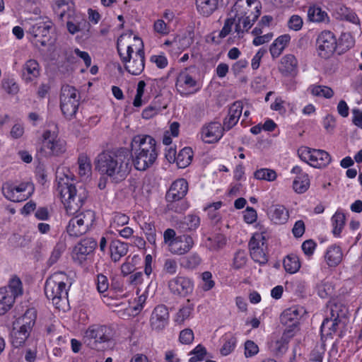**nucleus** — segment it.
<instances>
[{
    "instance_id": "nucleus-1",
    "label": "nucleus",
    "mask_w": 362,
    "mask_h": 362,
    "mask_svg": "<svg viewBox=\"0 0 362 362\" xmlns=\"http://www.w3.org/2000/svg\"><path fill=\"white\" fill-rule=\"evenodd\" d=\"M95 169L103 175H107L114 183L125 180L130 172L129 152L125 148L103 151L95 160Z\"/></svg>"
},
{
    "instance_id": "nucleus-2",
    "label": "nucleus",
    "mask_w": 362,
    "mask_h": 362,
    "mask_svg": "<svg viewBox=\"0 0 362 362\" xmlns=\"http://www.w3.org/2000/svg\"><path fill=\"white\" fill-rule=\"evenodd\" d=\"M138 146L134 152L133 163L138 170L144 171L150 168L156 160L158 152L156 140L148 135L135 136L132 142V148Z\"/></svg>"
},
{
    "instance_id": "nucleus-3",
    "label": "nucleus",
    "mask_w": 362,
    "mask_h": 362,
    "mask_svg": "<svg viewBox=\"0 0 362 362\" xmlns=\"http://www.w3.org/2000/svg\"><path fill=\"white\" fill-rule=\"evenodd\" d=\"M57 191L58 192L67 214L74 215L83 206L88 197V192L83 187L76 189L69 182L68 177L59 178Z\"/></svg>"
},
{
    "instance_id": "nucleus-4",
    "label": "nucleus",
    "mask_w": 362,
    "mask_h": 362,
    "mask_svg": "<svg viewBox=\"0 0 362 362\" xmlns=\"http://www.w3.org/2000/svg\"><path fill=\"white\" fill-rule=\"evenodd\" d=\"M66 275L64 272H57L49 276L45 284V293L46 297L51 300L53 305L58 309L68 301V290L64 279Z\"/></svg>"
},
{
    "instance_id": "nucleus-5",
    "label": "nucleus",
    "mask_w": 362,
    "mask_h": 362,
    "mask_svg": "<svg viewBox=\"0 0 362 362\" xmlns=\"http://www.w3.org/2000/svg\"><path fill=\"white\" fill-rule=\"evenodd\" d=\"M113 330L110 327L93 325L88 327L83 337L84 343L90 349L103 351L106 344L112 340Z\"/></svg>"
},
{
    "instance_id": "nucleus-6",
    "label": "nucleus",
    "mask_w": 362,
    "mask_h": 362,
    "mask_svg": "<svg viewBox=\"0 0 362 362\" xmlns=\"http://www.w3.org/2000/svg\"><path fill=\"white\" fill-rule=\"evenodd\" d=\"M23 294L22 282L19 278L10 280L8 287L0 288V315L6 313L13 305L15 300Z\"/></svg>"
},
{
    "instance_id": "nucleus-7",
    "label": "nucleus",
    "mask_w": 362,
    "mask_h": 362,
    "mask_svg": "<svg viewBox=\"0 0 362 362\" xmlns=\"http://www.w3.org/2000/svg\"><path fill=\"white\" fill-rule=\"evenodd\" d=\"M79 105V95L76 89L69 85H64L61 88L60 108L68 119H71L76 114Z\"/></svg>"
},
{
    "instance_id": "nucleus-8",
    "label": "nucleus",
    "mask_w": 362,
    "mask_h": 362,
    "mask_svg": "<svg viewBox=\"0 0 362 362\" xmlns=\"http://www.w3.org/2000/svg\"><path fill=\"white\" fill-rule=\"evenodd\" d=\"M94 221V211L86 210L71 218L66 227V231L70 236H81L89 230Z\"/></svg>"
},
{
    "instance_id": "nucleus-9",
    "label": "nucleus",
    "mask_w": 362,
    "mask_h": 362,
    "mask_svg": "<svg viewBox=\"0 0 362 362\" xmlns=\"http://www.w3.org/2000/svg\"><path fill=\"white\" fill-rule=\"evenodd\" d=\"M318 54L320 57L328 59L334 52H337V40L333 33L324 30L317 38Z\"/></svg>"
},
{
    "instance_id": "nucleus-10",
    "label": "nucleus",
    "mask_w": 362,
    "mask_h": 362,
    "mask_svg": "<svg viewBox=\"0 0 362 362\" xmlns=\"http://www.w3.org/2000/svg\"><path fill=\"white\" fill-rule=\"evenodd\" d=\"M304 313L303 308L299 305H293L286 309L280 315V322L286 327L284 330H292L294 336L298 330L299 320Z\"/></svg>"
},
{
    "instance_id": "nucleus-11",
    "label": "nucleus",
    "mask_w": 362,
    "mask_h": 362,
    "mask_svg": "<svg viewBox=\"0 0 362 362\" xmlns=\"http://www.w3.org/2000/svg\"><path fill=\"white\" fill-rule=\"evenodd\" d=\"M51 29L52 25L49 23L40 22L32 26L30 33L33 35V42L35 47L40 49L54 43L50 35Z\"/></svg>"
},
{
    "instance_id": "nucleus-12",
    "label": "nucleus",
    "mask_w": 362,
    "mask_h": 362,
    "mask_svg": "<svg viewBox=\"0 0 362 362\" xmlns=\"http://www.w3.org/2000/svg\"><path fill=\"white\" fill-rule=\"evenodd\" d=\"M134 40L140 42L141 47L136 52L132 62L130 60L128 62V64L126 63L124 68L129 74L137 76L139 75L144 69L145 54L141 40L138 37H134Z\"/></svg>"
},
{
    "instance_id": "nucleus-13",
    "label": "nucleus",
    "mask_w": 362,
    "mask_h": 362,
    "mask_svg": "<svg viewBox=\"0 0 362 362\" xmlns=\"http://www.w3.org/2000/svg\"><path fill=\"white\" fill-rule=\"evenodd\" d=\"M169 322V311L166 305L161 304L157 305L153 310L150 323L153 329H163Z\"/></svg>"
},
{
    "instance_id": "nucleus-14",
    "label": "nucleus",
    "mask_w": 362,
    "mask_h": 362,
    "mask_svg": "<svg viewBox=\"0 0 362 362\" xmlns=\"http://www.w3.org/2000/svg\"><path fill=\"white\" fill-rule=\"evenodd\" d=\"M224 131L226 130L219 122H211L202 128V139L208 144L216 142L223 136Z\"/></svg>"
},
{
    "instance_id": "nucleus-15",
    "label": "nucleus",
    "mask_w": 362,
    "mask_h": 362,
    "mask_svg": "<svg viewBox=\"0 0 362 362\" xmlns=\"http://www.w3.org/2000/svg\"><path fill=\"white\" fill-rule=\"evenodd\" d=\"M197 83L196 80L187 71H182L177 77L175 87L181 95H187L197 91L195 88Z\"/></svg>"
},
{
    "instance_id": "nucleus-16",
    "label": "nucleus",
    "mask_w": 362,
    "mask_h": 362,
    "mask_svg": "<svg viewBox=\"0 0 362 362\" xmlns=\"http://www.w3.org/2000/svg\"><path fill=\"white\" fill-rule=\"evenodd\" d=\"M168 287L173 294L186 296L192 292L193 284L188 278L177 276L169 281Z\"/></svg>"
},
{
    "instance_id": "nucleus-17",
    "label": "nucleus",
    "mask_w": 362,
    "mask_h": 362,
    "mask_svg": "<svg viewBox=\"0 0 362 362\" xmlns=\"http://www.w3.org/2000/svg\"><path fill=\"white\" fill-rule=\"evenodd\" d=\"M194 240L190 235H182L177 236L175 240L170 244L169 251L177 255L187 253L193 247Z\"/></svg>"
},
{
    "instance_id": "nucleus-18",
    "label": "nucleus",
    "mask_w": 362,
    "mask_h": 362,
    "mask_svg": "<svg viewBox=\"0 0 362 362\" xmlns=\"http://www.w3.org/2000/svg\"><path fill=\"white\" fill-rule=\"evenodd\" d=\"M188 183L181 178L174 181L165 194L166 201L181 200L187 194Z\"/></svg>"
},
{
    "instance_id": "nucleus-19",
    "label": "nucleus",
    "mask_w": 362,
    "mask_h": 362,
    "mask_svg": "<svg viewBox=\"0 0 362 362\" xmlns=\"http://www.w3.org/2000/svg\"><path fill=\"white\" fill-rule=\"evenodd\" d=\"M97 246V242L93 238H86L75 246L74 252L81 262L86 259V257L92 254Z\"/></svg>"
},
{
    "instance_id": "nucleus-20",
    "label": "nucleus",
    "mask_w": 362,
    "mask_h": 362,
    "mask_svg": "<svg viewBox=\"0 0 362 362\" xmlns=\"http://www.w3.org/2000/svg\"><path fill=\"white\" fill-rule=\"evenodd\" d=\"M293 337L292 330H284L279 339L269 344V349L276 356H282L288 349L290 339Z\"/></svg>"
},
{
    "instance_id": "nucleus-21",
    "label": "nucleus",
    "mask_w": 362,
    "mask_h": 362,
    "mask_svg": "<svg viewBox=\"0 0 362 362\" xmlns=\"http://www.w3.org/2000/svg\"><path fill=\"white\" fill-rule=\"evenodd\" d=\"M243 104L240 101L235 102L229 108L227 117L223 120V127L226 131L232 129L238 122L242 114Z\"/></svg>"
},
{
    "instance_id": "nucleus-22",
    "label": "nucleus",
    "mask_w": 362,
    "mask_h": 362,
    "mask_svg": "<svg viewBox=\"0 0 362 362\" xmlns=\"http://www.w3.org/2000/svg\"><path fill=\"white\" fill-rule=\"evenodd\" d=\"M40 151L44 156H59L66 151V142L61 139L47 141L42 143Z\"/></svg>"
},
{
    "instance_id": "nucleus-23",
    "label": "nucleus",
    "mask_w": 362,
    "mask_h": 362,
    "mask_svg": "<svg viewBox=\"0 0 362 362\" xmlns=\"http://www.w3.org/2000/svg\"><path fill=\"white\" fill-rule=\"evenodd\" d=\"M40 73L39 63L35 59H29L22 68V78L25 82L30 83L36 79Z\"/></svg>"
},
{
    "instance_id": "nucleus-24",
    "label": "nucleus",
    "mask_w": 362,
    "mask_h": 362,
    "mask_svg": "<svg viewBox=\"0 0 362 362\" xmlns=\"http://www.w3.org/2000/svg\"><path fill=\"white\" fill-rule=\"evenodd\" d=\"M279 71L284 76H295L298 72V61L293 54L284 56L279 66Z\"/></svg>"
},
{
    "instance_id": "nucleus-25",
    "label": "nucleus",
    "mask_w": 362,
    "mask_h": 362,
    "mask_svg": "<svg viewBox=\"0 0 362 362\" xmlns=\"http://www.w3.org/2000/svg\"><path fill=\"white\" fill-rule=\"evenodd\" d=\"M53 9L57 14L58 18L63 21L66 16L70 18L74 15V2L72 0H54Z\"/></svg>"
},
{
    "instance_id": "nucleus-26",
    "label": "nucleus",
    "mask_w": 362,
    "mask_h": 362,
    "mask_svg": "<svg viewBox=\"0 0 362 362\" xmlns=\"http://www.w3.org/2000/svg\"><path fill=\"white\" fill-rule=\"evenodd\" d=\"M267 215L275 224H284L288 219V211L283 205H272L268 209Z\"/></svg>"
},
{
    "instance_id": "nucleus-27",
    "label": "nucleus",
    "mask_w": 362,
    "mask_h": 362,
    "mask_svg": "<svg viewBox=\"0 0 362 362\" xmlns=\"http://www.w3.org/2000/svg\"><path fill=\"white\" fill-rule=\"evenodd\" d=\"M37 313L35 308H29L23 316L13 322L16 327L25 328L26 330L31 332L33 327L35 323Z\"/></svg>"
},
{
    "instance_id": "nucleus-28",
    "label": "nucleus",
    "mask_w": 362,
    "mask_h": 362,
    "mask_svg": "<svg viewBox=\"0 0 362 362\" xmlns=\"http://www.w3.org/2000/svg\"><path fill=\"white\" fill-rule=\"evenodd\" d=\"M343 253L341 247L337 245L329 246L325 253V261L329 267H337L342 260Z\"/></svg>"
},
{
    "instance_id": "nucleus-29",
    "label": "nucleus",
    "mask_w": 362,
    "mask_h": 362,
    "mask_svg": "<svg viewBox=\"0 0 362 362\" xmlns=\"http://www.w3.org/2000/svg\"><path fill=\"white\" fill-rule=\"evenodd\" d=\"M30 332L26 330L25 328L17 327L13 323V329L11 332V344L16 347L18 348L23 346L28 338Z\"/></svg>"
},
{
    "instance_id": "nucleus-30",
    "label": "nucleus",
    "mask_w": 362,
    "mask_h": 362,
    "mask_svg": "<svg viewBox=\"0 0 362 362\" xmlns=\"http://www.w3.org/2000/svg\"><path fill=\"white\" fill-rule=\"evenodd\" d=\"M308 20L313 23H329V18L326 11L315 5L311 6L308 9Z\"/></svg>"
},
{
    "instance_id": "nucleus-31",
    "label": "nucleus",
    "mask_w": 362,
    "mask_h": 362,
    "mask_svg": "<svg viewBox=\"0 0 362 362\" xmlns=\"http://www.w3.org/2000/svg\"><path fill=\"white\" fill-rule=\"evenodd\" d=\"M313 153L312 161L309 164L314 168H325L331 162L330 155L324 150L314 148Z\"/></svg>"
},
{
    "instance_id": "nucleus-32",
    "label": "nucleus",
    "mask_w": 362,
    "mask_h": 362,
    "mask_svg": "<svg viewBox=\"0 0 362 362\" xmlns=\"http://www.w3.org/2000/svg\"><path fill=\"white\" fill-rule=\"evenodd\" d=\"M334 310L332 309V318H325L320 327L322 334L330 336L333 333L336 332L339 320V315L337 314L336 316L334 314Z\"/></svg>"
},
{
    "instance_id": "nucleus-33",
    "label": "nucleus",
    "mask_w": 362,
    "mask_h": 362,
    "mask_svg": "<svg viewBox=\"0 0 362 362\" xmlns=\"http://www.w3.org/2000/svg\"><path fill=\"white\" fill-rule=\"evenodd\" d=\"M111 258L114 262H117L120 258L127 255L128 245L119 240H112L110 245Z\"/></svg>"
},
{
    "instance_id": "nucleus-34",
    "label": "nucleus",
    "mask_w": 362,
    "mask_h": 362,
    "mask_svg": "<svg viewBox=\"0 0 362 362\" xmlns=\"http://www.w3.org/2000/svg\"><path fill=\"white\" fill-rule=\"evenodd\" d=\"M218 0H196L197 10L204 16H209L217 8Z\"/></svg>"
},
{
    "instance_id": "nucleus-35",
    "label": "nucleus",
    "mask_w": 362,
    "mask_h": 362,
    "mask_svg": "<svg viewBox=\"0 0 362 362\" xmlns=\"http://www.w3.org/2000/svg\"><path fill=\"white\" fill-rule=\"evenodd\" d=\"M354 45V40L349 33H342L337 40V52L344 54Z\"/></svg>"
},
{
    "instance_id": "nucleus-36",
    "label": "nucleus",
    "mask_w": 362,
    "mask_h": 362,
    "mask_svg": "<svg viewBox=\"0 0 362 362\" xmlns=\"http://www.w3.org/2000/svg\"><path fill=\"white\" fill-rule=\"evenodd\" d=\"M227 240L224 235L217 233L213 237H209L206 241V246L211 251H218L226 244Z\"/></svg>"
},
{
    "instance_id": "nucleus-37",
    "label": "nucleus",
    "mask_w": 362,
    "mask_h": 362,
    "mask_svg": "<svg viewBox=\"0 0 362 362\" xmlns=\"http://www.w3.org/2000/svg\"><path fill=\"white\" fill-rule=\"evenodd\" d=\"M337 18L345 20L356 25H360V20L355 12L349 8L340 6L337 8Z\"/></svg>"
},
{
    "instance_id": "nucleus-38",
    "label": "nucleus",
    "mask_w": 362,
    "mask_h": 362,
    "mask_svg": "<svg viewBox=\"0 0 362 362\" xmlns=\"http://www.w3.org/2000/svg\"><path fill=\"white\" fill-rule=\"evenodd\" d=\"M193 158V151L190 147L183 148L177 155V165L180 168L188 166Z\"/></svg>"
},
{
    "instance_id": "nucleus-39",
    "label": "nucleus",
    "mask_w": 362,
    "mask_h": 362,
    "mask_svg": "<svg viewBox=\"0 0 362 362\" xmlns=\"http://www.w3.org/2000/svg\"><path fill=\"white\" fill-rule=\"evenodd\" d=\"M283 264L285 270L290 274L297 272L300 267L299 259L294 255L286 256L284 259Z\"/></svg>"
},
{
    "instance_id": "nucleus-40",
    "label": "nucleus",
    "mask_w": 362,
    "mask_h": 362,
    "mask_svg": "<svg viewBox=\"0 0 362 362\" xmlns=\"http://www.w3.org/2000/svg\"><path fill=\"white\" fill-rule=\"evenodd\" d=\"M310 186L308 175H297L293 182V189L298 194L304 193Z\"/></svg>"
},
{
    "instance_id": "nucleus-41",
    "label": "nucleus",
    "mask_w": 362,
    "mask_h": 362,
    "mask_svg": "<svg viewBox=\"0 0 362 362\" xmlns=\"http://www.w3.org/2000/svg\"><path fill=\"white\" fill-rule=\"evenodd\" d=\"M333 225L332 233L334 236H339L341 230L345 223V215L339 211H337L332 218Z\"/></svg>"
},
{
    "instance_id": "nucleus-42",
    "label": "nucleus",
    "mask_w": 362,
    "mask_h": 362,
    "mask_svg": "<svg viewBox=\"0 0 362 362\" xmlns=\"http://www.w3.org/2000/svg\"><path fill=\"white\" fill-rule=\"evenodd\" d=\"M201 260L199 255L194 253L183 257L180 261V265L185 269H193L199 265Z\"/></svg>"
},
{
    "instance_id": "nucleus-43",
    "label": "nucleus",
    "mask_w": 362,
    "mask_h": 362,
    "mask_svg": "<svg viewBox=\"0 0 362 362\" xmlns=\"http://www.w3.org/2000/svg\"><path fill=\"white\" fill-rule=\"evenodd\" d=\"M254 177L257 180L274 181L276 178V173L274 170L268 168H261L254 173Z\"/></svg>"
},
{
    "instance_id": "nucleus-44",
    "label": "nucleus",
    "mask_w": 362,
    "mask_h": 362,
    "mask_svg": "<svg viewBox=\"0 0 362 362\" xmlns=\"http://www.w3.org/2000/svg\"><path fill=\"white\" fill-rule=\"evenodd\" d=\"M166 202H168L166 206V209L168 211H172L175 213L181 214L188 208L187 203L182 199Z\"/></svg>"
},
{
    "instance_id": "nucleus-45",
    "label": "nucleus",
    "mask_w": 362,
    "mask_h": 362,
    "mask_svg": "<svg viewBox=\"0 0 362 362\" xmlns=\"http://www.w3.org/2000/svg\"><path fill=\"white\" fill-rule=\"evenodd\" d=\"M78 173L81 176L88 175L91 170V165L89 158L84 154L79 156L78 158Z\"/></svg>"
},
{
    "instance_id": "nucleus-46",
    "label": "nucleus",
    "mask_w": 362,
    "mask_h": 362,
    "mask_svg": "<svg viewBox=\"0 0 362 362\" xmlns=\"http://www.w3.org/2000/svg\"><path fill=\"white\" fill-rule=\"evenodd\" d=\"M182 224L186 226V227L183 226L185 230H194L197 229L200 224L199 217L197 215H187L185 217Z\"/></svg>"
},
{
    "instance_id": "nucleus-47",
    "label": "nucleus",
    "mask_w": 362,
    "mask_h": 362,
    "mask_svg": "<svg viewBox=\"0 0 362 362\" xmlns=\"http://www.w3.org/2000/svg\"><path fill=\"white\" fill-rule=\"evenodd\" d=\"M14 189L17 193L25 192V194H23L22 197H21V200L27 199L34 192V186L30 182H23L18 186H14Z\"/></svg>"
},
{
    "instance_id": "nucleus-48",
    "label": "nucleus",
    "mask_w": 362,
    "mask_h": 362,
    "mask_svg": "<svg viewBox=\"0 0 362 362\" xmlns=\"http://www.w3.org/2000/svg\"><path fill=\"white\" fill-rule=\"evenodd\" d=\"M65 250H66V244L64 243H63V242L57 243L56 244V245L54 246V247L52 252L51 256L48 260L49 264L50 265H52L54 263H56L57 262V260L59 259V257H61V255H62V253L65 251Z\"/></svg>"
},
{
    "instance_id": "nucleus-49",
    "label": "nucleus",
    "mask_w": 362,
    "mask_h": 362,
    "mask_svg": "<svg viewBox=\"0 0 362 362\" xmlns=\"http://www.w3.org/2000/svg\"><path fill=\"white\" fill-rule=\"evenodd\" d=\"M2 192L4 197L11 201V202H21V198L19 196L16 195V190L14 189V185L11 184H5L2 187Z\"/></svg>"
},
{
    "instance_id": "nucleus-50",
    "label": "nucleus",
    "mask_w": 362,
    "mask_h": 362,
    "mask_svg": "<svg viewBox=\"0 0 362 362\" xmlns=\"http://www.w3.org/2000/svg\"><path fill=\"white\" fill-rule=\"evenodd\" d=\"M265 238L262 234H255L250 240L248 246L250 252L259 250V247H263L264 245Z\"/></svg>"
},
{
    "instance_id": "nucleus-51",
    "label": "nucleus",
    "mask_w": 362,
    "mask_h": 362,
    "mask_svg": "<svg viewBox=\"0 0 362 362\" xmlns=\"http://www.w3.org/2000/svg\"><path fill=\"white\" fill-rule=\"evenodd\" d=\"M312 93L316 96H323L325 98H331L334 95L333 90L327 86H316L313 88Z\"/></svg>"
},
{
    "instance_id": "nucleus-52",
    "label": "nucleus",
    "mask_w": 362,
    "mask_h": 362,
    "mask_svg": "<svg viewBox=\"0 0 362 362\" xmlns=\"http://www.w3.org/2000/svg\"><path fill=\"white\" fill-rule=\"evenodd\" d=\"M250 253L252 259L261 265H264L268 262V257L264 252L262 247H259V250H255Z\"/></svg>"
},
{
    "instance_id": "nucleus-53",
    "label": "nucleus",
    "mask_w": 362,
    "mask_h": 362,
    "mask_svg": "<svg viewBox=\"0 0 362 362\" xmlns=\"http://www.w3.org/2000/svg\"><path fill=\"white\" fill-rule=\"evenodd\" d=\"M316 288L318 296L322 298H326L332 294V287L328 282L322 281Z\"/></svg>"
},
{
    "instance_id": "nucleus-54",
    "label": "nucleus",
    "mask_w": 362,
    "mask_h": 362,
    "mask_svg": "<svg viewBox=\"0 0 362 362\" xmlns=\"http://www.w3.org/2000/svg\"><path fill=\"white\" fill-rule=\"evenodd\" d=\"M146 83L144 81H140L137 84L136 94L135 95L133 105L134 107H139L142 105V96L144 93Z\"/></svg>"
},
{
    "instance_id": "nucleus-55",
    "label": "nucleus",
    "mask_w": 362,
    "mask_h": 362,
    "mask_svg": "<svg viewBox=\"0 0 362 362\" xmlns=\"http://www.w3.org/2000/svg\"><path fill=\"white\" fill-rule=\"evenodd\" d=\"M313 151L314 148H310L307 146H302L298 150V155L299 158L307 163H311L313 158Z\"/></svg>"
},
{
    "instance_id": "nucleus-56",
    "label": "nucleus",
    "mask_w": 362,
    "mask_h": 362,
    "mask_svg": "<svg viewBox=\"0 0 362 362\" xmlns=\"http://www.w3.org/2000/svg\"><path fill=\"white\" fill-rule=\"evenodd\" d=\"M303 25L302 18L298 15H293L288 21V27L295 31L300 30Z\"/></svg>"
},
{
    "instance_id": "nucleus-57",
    "label": "nucleus",
    "mask_w": 362,
    "mask_h": 362,
    "mask_svg": "<svg viewBox=\"0 0 362 362\" xmlns=\"http://www.w3.org/2000/svg\"><path fill=\"white\" fill-rule=\"evenodd\" d=\"M202 279L204 282L202 288L205 291L211 290L215 285L214 281L212 280V274L210 272H203L202 274Z\"/></svg>"
},
{
    "instance_id": "nucleus-58",
    "label": "nucleus",
    "mask_w": 362,
    "mask_h": 362,
    "mask_svg": "<svg viewBox=\"0 0 362 362\" xmlns=\"http://www.w3.org/2000/svg\"><path fill=\"white\" fill-rule=\"evenodd\" d=\"M246 261L247 257L245 252L243 250H239L235 254L233 259V266L235 269L242 268L246 264Z\"/></svg>"
},
{
    "instance_id": "nucleus-59",
    "label": "nucleus",
    "mask_w": 362,
    "mask_h": 362,
    "mask_svg": "<svg viewBox=\"0 0 362 362\" xmlns=\"http://www.w3.org/2000/svg\"><path fill=\"white\" fill-rule=\"evenodd\" d=\"M180 341L182 344H189L194 339V333L191 329H185L180 333Z\"/></svg>"
},
{
    "instance_id": "nucleus-60",
    "label": "nucleus",
    "mask_w": 362,
    "mask_h": 362,
    "mask_svg": "<svg viewBox=\"0 0 362 362\" xmlns=\"http://www.w3.org/2000/svg\"><path fill=\"white\" fill-rule=\"evenodd\" d=\"M259 348L257 345L251 340H247L245 343V355L246 357H251L258 353Z\"/></svg>"
},
{
    "instance_id": "nucleus-61",
    "label": "nucleus",
    "mask_w": 362,
    "mask_h": 362,
    "mask_svg": "<svg viewBox=\"0 0 362 362\" xmlns=\"http://www.w3.org/2000/svg\"><path fill=\"white\" fill-rule=\"evenodd\" d=\"M236 344V339L230 337L228 340L226 341L222 348L221 349V354L223 356L230 354L234 349Z\"/></svg>"
},
{
    "instance_id": "nucleus-62",
    "label": "nucleus",
    "mask_w": 362,
    "mask_h": 362,
    "mask_svg": "<svg viewBox=\"0 0 362 362\" xmlns=\"http://www.w3.org/2000/svg\"><path fill=\"white\" fill-rule=\"evenodd\" d=\"M160 110V107L156 105H150L146 107L142 112V117L144 119H150L156 115Z\"/></svg>"
},
{
    "instance_id": "nucleus-63",
    "label": "nucleus",
    "mask_w": 362,
    "mask_h": 362,
    "mask_svg": "<svg viewBox=\"0 0 362 362\" xmlns=\"http://www.w3.org/2000/svg\"><path fill=\"white\" fill-rule=\"evenodd\" d=\"M109 288V283L106 276L100 274L97 276V290L99 293L105 292Z\"/></svg>"
},
{
    "instance_id": "nucleus-64",
    "label": "nucleus",
    "mask_w": 362,
    "mask_h": 362,
    "mask_svg": "<svg viewBox=\"0 0 362 362\" xmlns=\"http://www.w3.org/2000/svg\"><path fill=\"white\" fill-rule=\"evenodd\" d=\"M244 221L247 223H253L256 221L257 218V211L252 207L247 206L244 211Z\"/></svg>"
}]
</instances>
